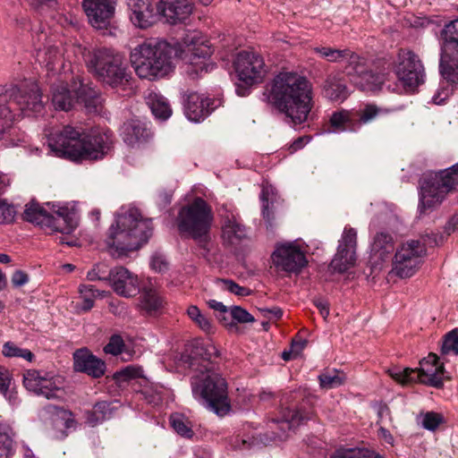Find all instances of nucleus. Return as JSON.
I'll return each instance as SVG.
<instances>
[{
	"instance_id": "obj_24",
	"label": "nucleus",
	"mask_w": 458,
	"mask_h": 458,
	"mask_svg": "<svg viewBox=\"0 0 458 458\" xmlns=\"http://www.w3.org/2000/svg\"><path fill=\"white\" fill-rule=\"evenodd\" d=\"M77 226L74 213L66 207H58L48 212L47 227L62 233H70Z\"/></svg>"
},
{
	"instance_id": "obj_51",
	"label": "nucleus",
	"mask_w": 458,
	"mask_h": 458,
	"mask_svg": "<svg viewBox=\"0 0 458 458\" xmlns=\"http://www.w3.org/2000/svg\"><path fill=\"white\" fill-rule=\"evenodd\" d=\"M329 123L334 131H344L351 123L349 113L345 110L335 112L331 115Z\"/></svg>"
},
{
	"instance_id": "obj_63",
	"label": "nucleus",
	"mask_w": 458,
	"mask_h": 458,
	"mask_svg": "<svg viewBox=\"0 0 458 458\" xmlns=\"http://www.w3.org/2000/svg\"><path fill=\"white\" fill-rule=\"evenodd\" d=\"M307 343L308 342L305 339H293L292 341L290 350L295 354V356H299L303 351V349L306 347Z\"/></svg>"
},
{
	"instance_id": "obj_12",
	"label": "nucleus",
	"mask_w": 458,
	"mask_h": 458,
	"mask_svg": "<svg viewBox=\"0 0 458 458\" xmlns=\"http://www.w3.org/2000/svg\"><path fill=\"white\" fill-rule=\"evenodd\" d=\"M344 69L350 81L362 91L380 89L386 77L385 73H375L369 70L366 60L359 55H353L352 62Z\"/></svg>"
},
{
	"instance_id": "obj_6",
	"label": "nucleus",
	"mask_w": 458,
	"mask_h": 458,
	"mask_svg": "<svg viewBox=\"0 0 458 458\" xmlns=\"http://www.w3.org/2000/svg\"><path fill=\"white\" fill-rule=\"evenodd\" d=\"M131 22L140 29L152 26L158 14L163 15L170 24L185 21L192 13L190 0H160L155 4L152 0H127Z\"/></svg>"
},
{
	"instance_id": "obj_10",
	"label": "nucleus",
	"mask_w": 458,
	"mask_h": 458,
	"mask_svg": "<svg viewBox=\"0 0 458 458\" xmlns=\"http://www.w3.org/2000/svg\"><path fill=\"white\" fill-rule=\"evenodd\" d=\"M455 185H458V163L437 174L425 175L420 187V213L440 205Z\"/></svg>"
},
{
	"instance_id": "obj_55",
	"label": "nucleus",
	"mask_w": 458,
	"mask_h": 458,
	"mask_svg": "<svg viewBox=\"0 0 458 458\" xmlns=\"http://www.w3.org/2000/svg\"><path fill=\"white\" fill-rule=\"evenodd\" d=\"M15 210L13 206L0 199V224L10 223L13 220Z\"/></svg>"
},
{
	"instance_id": "obj_2",
	"label": "nucleus",
	"mask_w": 458,
	"mask_h": 458,
	"mask_svg": "<svg viewBox=\"0 0 458 458\" xmlns=\"http://www.w3.org/2000/svg\"><path fill=\"white\" fill-rule=\"evenodd\" d=\"M47 144L58 157L73 162L103 158L111 148L113 135L109 131L91 130L83 133L67 125L49 134Z\"/></svg>"
},
{
	"instance_id": "obj_45",
	"label": "nucleus",
	"mask_w": 458,
	"mask_h": 458,
	"mask_svg": "<svg viewBox=\"0 0 458 458\" xmlns=\"http://www.w3.org/2000/svg\"><path fill=\"white\" fill-rule=\"evenodd\" d=\"M331 458H384L366 449H338Z\"/></svg>"
},
{
	"instance_id": "obj_28",
	"label": "nucleus",
	"mask_w": 458,
	"mask_h": 458,
	"mask_svg": "<svg viewBox=\"0 0 458 458\" xmlns=\"http://www.w3.org/2000/svg\"><path fill=\"white\" fill-rule=\"evenodd\" d=\"M394 241L390 234L377 233L371 245V254L377 260L384 261L394 251Z\"/></svg>"
},
{
	"instance_id": "obj_13",
	"label": "nucleus",
	"mask_w": 458,
	"mask_h": 458,
	"mask_svg": "<svg viewBox=\"0 0 458 458\" xmlns=\"http://www.w3.org/2000/svg\"><path fill=\"white\" fill-rule=\"evenodd\" d=\"M238 78L247 86L261 81L265 74V63L260 55L253 51H241L234 61Z\"/></svg>"
},
{
	"instance_id": "obj_52",
	"label": "nucleus",
	"mask_w": 458,
	"mask_h": 458,
	"mask_svg": "<svg viewBox=\"0 0 458 458\" xmlns=\"http://www.w3.org/2000/svg\"><path fill=\"white\" fill-rule=\"evenodd\" d=\"M218 283L222 284V288L224 290H226L237 296L244 297L251 293V291L249 288L241 286L230 279H218Z\"/></svg>"
},
{
	"instance_id": "obj_29",
	"label": "nucleus",
	"mask_w": 458,
	"mask_h": 458,
	"mask_svg": "<svg viewBox=\"0 0 458 458\" xmlns=\"http://www.w3.org/2000/svg\"><path fill=\"white\" fill-rule=\"evenodd\" d=\"M163 298L157 290L144 287L140 295V308L148 315L157 314L163 307Z\"/></svg>"
},
{
	"instance_id": "obj_42",
	"label": "nucleus",
	"mask_w": 458,
	"mask_h": 458,
	"mask_svg": "<svg viewBox=\"0 0 458 458\" xmlns=\"http://www.w3.org/2000/svg\"><path fill=\"white\" fill-rule=\"evenodd\" d=\"M390 111L388 108L380 107L375 104H367L358 112L359 122L363 124L369 123L377 117L386 115Z\"/></svg>"
},
{
	"instance_id": "obj_50",
	"label": "nucleus",
	"mask_w": 458,
	"mask_h": 458,
	"mask_svg": "<svg viewBox=\"0 0 458 458\" xmlns=\"http://www.w3.org/2000/svg\"><path fill=\"white\" fill-rule=\"evenodd\" d=\"M111 273H113V268L109 269L107 265L105 263H98L94 266V267L88 272L87 278L89 281H108L111 280Z\"/></svg>"
},
{
	"instance_id": "obj_34",
	"label": "nucleus",
	"mask_w": 458,
	"mask_h": 458,
	"mask_svg": "<svg viewBox=\"0 0 458 458\" xmlns=\"http://www.w3.org/2000/svg\"><path fill=\"white\" fill-rule=\"evenodd\" d=\"M325 96L333 101H343L348 96L347 88L335 76H328L323 85Z\"/></svg>"
},
{
	"instance_id": "obj_47",
	"label": "nucleus",
	"mask_w": 458,
	"mask_h": 458,
	"mask_svg": "<svg viewBox=\"0 0 458 458\" xmlns=\"http://www.w3.org/2000/svg\"><path fill=\"white\" fill-rule=\"evenodd\" d=\"M187 314L204 332L210 333L212 331L211 321L200 312L197 306H190Z\"/></svg>"
},
{
	"instance_id": "obj_17",
	"label": "nucleus",
	"mask_w": 458,
	"mask_h": 458,
	"mask_svg": "<svg viewBox=\"0 0 458 458\" xmlns=\"http://www.w3.org/2000/svg\"><path fill=\"white\" fill-rule=\"evenodd\" d=\"M23 384L27 390L47 400L62 399L64 394L58 377H47L38 370H28L23 376Z\"/></svg>"
},
{
	"instance_id": "obj_61",
	"label": "nucleus",
	"mask_w": 458,
	"mask_h": 458,
	"mask_svg": "<svg viewBox=\"0 0 458 458\" xmlns=\"http://www.w3.org/2000/svg\"><path fill=\"white\" fill-rule=\"evenodd\" d=\"M21 351L22 349L10 342L5 343L3 347V354L6 357H19V355H21Z\"/></svg>"
},
{
	"instance_id": "obj_18",
	"label": "nucleus",
	"mask_w": 458,
	"mask_h": 458,
	"mask_svg": "<svg viewBox=\"0 0 458 458\" xmlns=\"http://www.w3.org/2000/svg\"><path fill=\"white\" fill-rule=\"evenodd\" d=\"M116 0H82L89 22L97 30L108 27L114 14Z\"/></svg>"
},
{
	"instance_id": "obj_1",
	"label": "nucleus",
	"mask_w": 458,
	"mask_h": 458,
	"mask_svg": "<svg viewBox=\"0 0 458 458\" xmlns=\"http://www.w3.org/2000/svg\"><path fill=\"white\" fill-rule=\"evenodd\" d=\"M212 52L211 46L193 31L175 46L158 38L148 39L131 50L130 60L140 78L154 81L173 71V58L177 56L189 63L187 72L194 78L214 69L215 64L208 62Z\"/></svg>"
},
{
	"instance_id": "obj_26",
	"label": "nucleus",
	"mask_w": 458,
	"mask_h": 458,
	"mask_svg": "<svg viewBox=\"0 0 458 458\" xmlns=\"http://www.w3.org/2000/svg\"><path fill=\"white\" fill-rule=\"evenodd\" d=\"M310 419L309 413L302 412L301 410H290L284 411L283 419L274 421V425L281 432L276 433L279 440H284L288 437L287 431L294 429L301 422Z\"/></svg>"
},
{
	"instance_id": "obj_57",
	"label": "nucleus",
	"mask_w": 458,
	"mask_h": 458,
	"mask_svg": "<svg viewBox=\"0 0 458 458\" xmlns=\"http://www.w3.org/2000/svg\"><path fill=\"white\" fill-rule=\"evenodd\" d=\"M140 369L132 366H128L125 369L117 371L114 375V378L118 382L127 381L131 378H135L139 376Z\"/></svg>"
},
{
	"instance_id": "obj_56",
	"label": "nucleus",
	"mask_w": 458,
	"mask_h": 458,
	"mask_svg": "<svg viewBox=\"0 0 458 458\" xmlns=\"http://www.w3.org/2000/svg\"><path fill=\"white\" fill-rule=\"evenodd\" d=\"M443 418L440 414L436 412H427L422 420V425L428 430H435L442 422Z\"/></svg>"
},
{
	"instance_id": "obj_44",
	"label": "nucleus",
	"mask_w": 458,
	"mask_h": 458,
	"mask_svg": "<svg viewBox=\"0 0 458 458\" xmlns=\"http://www.w3.org/2000/svg\"><path fill=\"white\" fill-rule=\"evenodd\" d=\"M444 50L454 48L458 52V19L446 24L443 30Z\"/></svg>"
},
{
	"instance_id": "obj_19",
	"label": "nucleus",
	"mask_w": 458,
	"mask_h": 458,
	"mask_svg": "<svg viewBox=\"0 0 458 458\" xmlns=\"http://www.w3.org/2000/svg\"><path fill=\"white\" fill-rule=\"evenodd\" d=\"M438 356L429 353L420 361V368L415 369V379L427 386L441 388L443 386L444 364L438 363Z\"/></svg>"
},
{
	"instance_id": "obj_11",
	"label": "nucleus",
	"mask_w": 458,
	"mask_h": 458,
	"mask_svg": "<svg viewBox=\"0 0 458 458\" xmlns=\"http://www.w3.org/2000/svg\"><path fill=\"white\" fill-rule=\"evenodd\" d=\"M424 254L425 248L419 241L407 242L397 249L391 273L400 278L412 276L419 269Z\"/></svg>"
},
{
	"instance_id": "obj_62",
	"label": "nucleus",
	"mask_w": 458,
	"mask_h": 458,
	"mask_svg": "<svg viewBox=\"0 0 458 458\" xmlns=\"http://www.w3.org/2000/svg\"><path fill=\"white\" fill-rule=\"evenodd\" d=\"M151 267L155 271L163 272L167 269V262L161 256H153L151 260Z\"/></svg>"
},
{
	"instance_id": "obj_64",
	"label": "nucleus",
	"mask_w": 458,
	"mask_h": 458,
	"mask_svg": "<svg viewBox=\"0 0 458 458\" xmlns=\"http://www.w3.org/2000/svg\"><path fill=\"white\" fill-rule=\"evenodd\" d=\"M310 140V136L299 137L290 146L291 153H293V152L302 148L304 147V145L307 144Z\"/></svg>"
},
{
	"instance_id": "obj_27",
	"label": "nucleus",
	"mask_w": 458,
	"mask_h": 458,
	"mask_svg": "<svg viewBox=\"0 0 458 458\" xmlns=\"http://www.w3.org/2000/svg\"><path fill=\"white\" fill-rule=\"evenodd\" d=\"M37 60L47 72H56L63 65V54L57 47L49 46L38 50Z\"/></svg>"
},
{
	"instance_id": "obj_40",
	"label": "nucleus",
	"mask_w": 458,
	"mask_h": 458,
	"mask_svg": "<svg viewBox=\"0 0 458 458\" xmlns=\"http://www.w3.org/2000/svg\"><path fill=\"white\" fill-rule=\"evenodd\" d=\"M14 432L7 424L0 423V458H10L13 453Z\"/></svg>"
},
{
	"instance_id": "obj_59",
	"label": "nucleus",
	"mask_w": 458,
	"mask_h": 458,
	"mask_svg": "<svg viewBox=\"0 0 458 458\" xmlns=\"http://www.w3.org/2000/svg\"><path fill=\"white\" fill-rule=\"evenodd\" d=\"M12 284L15 287H21L29 281L28 275L22 270H16L12 276Z\"/></svg>"
},
{
	"instance_id": "obj_4",
	"label": "nucleus",
	"mask_w": 458,
	"mask_h": 458,
	"mask_svg": "<svg viewBox=\"0 0 458 458\" xmlns=\"http://www.w3.org/2000/svg\"><path fill=\"white\" fill-rule=\"evenodd\" d=\"M153 233L152 221L143 219L137 208H130L117 216L109 228L106 245L115 258L127 256L146 243Z\"/></svg>"
},
{
	"instance_id": "obj_35",
	"label": "nucleus",
	"mask_w": 458,
	"mask_h": 458,
	"mask_svg": "<svg viewBox=\"0 0 458 458\" xmlns=\"http://www.w3.org/2000/svg\"><path fill=\"white\" fill-rule=\"evenodd\" d=\"M147 104L153 114L162 120L167 119L171 114V107L166 99L155 92H150L147 97Z\"/></svg>"
},
{
	"instance_id": "obj_38",
	"label": "nucleus",
	"mask_w": 458,
	"mask_h": 458,
	"mask_svg": "<svg viewBox=\"0 0 458 458\" xmlns=\"http://www.w3.org/2000/svg\"><path fill=\"white\" fill-rule=\"evenodd\" d=\"M44 412L54 421L61 420L64 421L65 428H74L76 421L73 419L72 411L64 409L63 407L47 404L43 408Z\"/></svg>"
},
{
	"instance_id": "obj_16",
	"label": "nucleus",
	"mask_w": 458,
	"mask_h": 458,
	"mask_svg": "<svg viewBox=\"0 0 458 458\" xmlns=\"http://www.w3.org/2000/svg\"><path fill=\"white\" fill-rule=\"evenodd\" d=\"M274 266L289 273H298L307 264L304 252L293 242L277 244L271 255Z\"/></svg>"
},
{
	"instance_id": "obj_30",
	"label": "nucleus",
	"mask_w": 458,
	"mask_h": 458,
	"mask_svg": "<svg viewBox=\"0 0 458 458\" xmlns=\"http://www.w3.org/2000/svg\"><path fill=\"white\" fill-rule=\"evenodd\" d=\"M75 102V97L66 84L60 83L53 87L52 103L55 109L69 111Z\"/></svg>"
},
{
	"instance_id": "obj_36",
	"label": "nucleus",
	"mask_w": 458,
	"mask_h": 458,
	"mask_svg": "<svg viewBox=\"0 0 458 458\" xmlns=\"http://www.w3.org/2000/svg\"><path fill=\"white\" fill-rule=\"evenodd\" d=\"M23 219L47 227L48 212L38 202L30 201L25 206Z\"/></svg>"
},
{
	"instance_id": "obj_43",
	"label": "nucleus",
	"mask_w": 458,
	"mask_h": 458,
	"mask_svg": "<svg viewBox=\"0 0 458 458\" xmlns=\"http://www.w3.org/2000/svg\"><path fill=\"white\" fill-rule=\"evenodd\" d=\"M320 386L331 389L342 386L345 381V375L336 369L327 370L318 376Z\"/></svg>"
},
{
	"instance_id": "obj_41",
	"label": "nucleus",
	"mask_w": 458,
	"mask_h": 458,
	"mask_svg": "<svg viewBox=\"0 0 458 458\" xmlns=\"http://www.w3.org/2000/svg\"><path fill=\"white\" fill-rule=\"evenodd\" d=\"M195 354L199 356L202 360V363L199 365V373L205 371V366L216 368L214 358H218L220 353L215 345L209 344L207 345H200L196 347Z\"/></svg>"
},
{
	"instance_id": "obj_23",
	"label": "nucleus",
	"mask_w": 458,
	"mask_h": 458,
	"mask_svg": "<svg viewBox=\"0 0 458 458\" xmlns=\"http://www.w3.org/2000/svg\"><path fill=\"white\" fill-rule=\"evenodd\" d=\"M222 219L223 236L230 243L234 244L246 236V230L239 221L238 215L223 207L219 210Z\"/></svg>"
},
{
	"instance_id": "obj_39",
	"label": "nucleus",
	"mask_w": 458,
	"mask_h": 458,
	"mask_svg": "<svg viewBox=\"0 0 458 458\" xmlns=\"http://www.w3.org/2000/svg\"><path fill=\"white\" fill-rule=\"evenodd\" d=\"M174 430L182 437L191 438L194 436L191 421L182 413H173L169 418Z\"/></svg>"
},
{
	"instance_id": "obj_22",
	"label": "nucleus",
	"mask_w": 458,
	"mask_h": 458,
	"mask_svg": "<svg viewBox=\"0 0 458 458\" xmlns=\"http://www.w3.org/2000/svg\"><path fill=\"white\" fill-rule=\"evenodd\" d=\"M73 367L76 371L98 378L105 374L106 363L93 355L86 348L79 349L73 353Z\"/></svg>"
},
{
	"instance_id": "obj_31",
	"label": "nucleus",
	"mask_w": 458,
	"mask_h": 458,
	"mask_svg": "<svg viewBox=\"0 0 458 458\" xmlns=\"http://www.w3.org/2000/svg\"><path fill=\"white\" fill-rule=\"evenodd\" d=\"M74 91L76 102L84 103L89 111L97 110L98 106L100 105V97L97 89L81 82L80 87Z\"/></svg>"
},
{
	"instance_id": "obj_33",
	"label": "nucleus",
	"mask_w": 458,
	"mask_h": 458,
	"mask_svg": "<svg viewBox=\"0 0 458 458\" xmlns=\"http://www.w3.org/2000/svg\"><path fill=\"white\" fill-rule=\"evenodd\" d=\"M114 409L111 403L106 401H101L95 403L91 411L86 412L87 423L92 427L109 420L113 416Z\"/></svg>"
},
{
	"instance_id": "obj_21",
	"label": "nucleus",
	"mask_w": 458,
	"mask_h": 458,
	"mask_svg": "<svg viewBox=\"0 0 458 458\" xmlns=\"http://www.w3.org/2000/svg\"><path fill=\"white\" fill-rule=\"evenodd\" d=\"M215 102V99L204 98L196 92L189 93L184 102V113L189 120L199 122L216 108Z\"/></svg>"
},
{
	"instance_id": "obj_54",
	"label": "nucleus",
	"mask_w": 458,
	"mask_h": 458,
	"mask_svg": "<svg viewBox=\"0 0 458 458\" xmlns=\"http://www.w3.org/2000/svg\"><path fill=\"white\" fill-rule=\"evenodd\" d=\"M232 318L238 323H252L254 317L240 306H233L230 310Z\"/></svg>"
},
{
	"instance_id": "obj_14",
	"label": "nucleus",
	"mask_w": 458,
	"mask_h": 458,
	"mask_svg": "<svg viewBox=\"0 0 458 458\" xmlns=\"http://www.w3.org/2000/svg\"><path fill=\"white\" fill-rule=\"evenodd\" d=\"M357 232L353 228H345L337 252L332 259L329 269L333 273L343 274L354 266L356 261Z\"/></svg>"
},
{
	"instance_id": "obj_5",
	"label": "nucleus",
	"mask_w": 458,
	"mask_h": 458,
	"mask_svg": "<svg viewBox=\"0 0 458 458\" xmlns=\"http://www.w3.org/2000/svg\"><path fill=\"white\" fill-rule=\"evenodd\" d=\"M42 94L34 82L0 87V140L12 130L16 117L26 113H40Z\"/></svg>"
},
{
	"instance_id": "obj_25",
	"label": "nucleus",
	"mask_w": 458,
	"mask_h": 458,
	"mask_svg": "<svg viewBox=\"0 0 458 458\" xmlns=\"http://www.w3.org/2000/svg\"><path fill=\"white\" fill-rule=\"evenodd\" d=\"M122 136L127 145L135 147L146 142L151 136V132L140 121L131 120L123 123Z\"/></svg>"
},
{
	"instance_id": "obj_37",
	"label": "nucleus",
	"mask_w": 458,
	"mask_h": 458,
	"mask_svg": "<svg viewBox=\"0 0 458 458\" xmlns=\"http://www.w3.org/2000/svg\"><path fill=\"white\" fill-rule=\"evenodd\" d=\"M313 51L328 62L336 63L345 60L347 64H350L352 57L357 55L349 49L339 50L329 47H316Z\"/></svg>"
},
{
	"instance_id": "obj_7",
	"label": "nucleus",
	"mask_w": 458,
	"mask_h": 458,
	"mask_svg": "<svg viewBox=\"0 0 458 458\" xmlns=\"http://www.w3.org/2000/svg\"><path fill=\"white\" fill-rule=\"evenodd\" d=\"M191 389L193 395L216 415L223 417L230 411L228 386L217 369L205 366V371L191 377Z\"/></svg>"
},
{
	"instance_id": "obj_20",
	"label": "nucleus",
	"mask_w": 458,
	"mask_h": 458,
	"mask_svg": "<svg viewBox=\"0 0 458 458\" xmlns=\"http://www.w3.org/2000/svg\"><path fill=\"white\" fill-rule=\"evenodd\" d=\"M110 286L123 297L130 298L140 293L138 276L123 267H115L111 273Z\"/></svg>"
},
{
	"instance_id": "obj_15",
	"label": "nucleus",
	"mask_w": 458,
	"mask_h": 458,
	"mask_svg": "<svg viewBox=\"0 0 458 458\" xmlns=\"http://www.w3.org/2000/svg\"><path fill=\"white\" fill-rule=\"evenodd\" d=\"M395 73L405 87L415 88L424 82V67L418 55L411 51L399 52Z\"/></svg>"
},
{
	"instance_id": "obj_9",
	"label": "nucleus",
	"mask_w": 458,
	"mask_h": 458,
	"mask_svg": "<svg viewBox=\"0 0 458 458\" xmlns=\"http://www.w3.org/2000/svg\"><path fill=\"white\" fill-rule=\"evenodd\" d=\"M212 221L211 207L201 198H196L191 204L182 207L176 219L180 233L199 242L204 249H207Z\"/></svg>"
},
{
	"instance_id": "obj_48",
	"label": "nucleus",
	"mask_w": 458,
	"mask_h": 458,
	"mask_svg": "<svg viewBox=\"0 0 458 458\" xmlns=\"http://www.w3.org/2000/svg\"><path fill=\"white\" fill-rule=\"evenodd\" d=\"M388 375L395 381L401 384H406L409 382H416L415 379V369L411 368H393L387 370Z\"/></svg>"
},
{
	"instance_id": "obj_32",
	"label": "nucleus",
	"mask_w": 458,
	"mask_h": 458,
	"mask_svg": "<svg viewBox=\"0 0 458 458\" xmlns=\"http://www.w3.org/2000/svg\"><path fill=\"white\" fill-rule=\"evenodd\" d=\"M440 73L448 82L458 83V59L443 50L440 58Z\"/></svg>"
},
{
	"instance_id": "obj_46",
	"label": "nucleus",
	"mask_w": 458,
	"mask_h": 458,
	"mask_svg": "<svg viewBox=\"0 0 458 458\" xmlns=\"http://www.w3.org/2000/svg\"><path fill=\"white\" fill-rule=\"evenodd\" d=\"M81 298L83 301L81 309L85 311L89 310L94 306V301L99 291L93 285L82 284L79 287Z\"/></svg>"
},
{
	"instance_id": "obj_3",
	"label": "nucleus",
	"mask_w": 458,
	"mask_h": 458,
	"mask_svg": "<svg viewBox=\"0 0 458 458\" xmlns=\"http://www.w3.org/2000/svg\"><path fill=\"white\" fill-rule=\"evenodd\" d=\"M311 88L305 77L280 72L274 79L269 102L294 124L305 122L311 110Z\"/></svg>"
},
{
	"instance_id": "obj_49",
	"label": "nucleus",
	"mask_w": 458,
	"mask_h": 458,
	"mask_svg": "<svg viewBox=\"0 0 458 458\" xmlns=\"http://www.w3.org/2000/svg\"><path fill=\"white\" fill-rule=\"evenodd\" d=\"M450 353L458 355V331L456 329L446 334L442 343L441 354L448 355Z\"/></svg>"
},
{
	"instance_id": "obj_8",
	"label": "nucleus",
	"mask_w": 458,
	"mask_h": 458,
	"mask_svg": "<svg viewBox=\"0 0 458 458\" xmlns=\"http://www.w3.org/2000/svg\"><path fill=\"white\" fill-rule=\"evenodd\" d=\"M89 72L98 80L112 88L124 87L130 81V74L122 55L107 48L89 51L85 55Z\"/></svg>"
},
{
	"instance_id": "obj_53",
	"label": "nucleus",
	"mask_w": 458,
	"mask_h": 458,
	"mask_svg": "<svg viewBox=\"0 0 458 458\" xmlns=\"http://www.w3.org/2000/svg\"><path fill=\"white\" fill-rule=\"evenodd\" d=\"M124 347L123 338L118 335H114L110 337L108 344L104 347V352L112 355H118L122 353Z\"/></svg>"
},
{
	"instance_id": "obj_58",
	"label": "nucleus",
	"mask_w": 458,
	"mask_h": 458,
	"mask_svg": "<svg viewBox=\"0 0 458 458\" xmlns=\"http://www.w3.org/2000/svg\"><path fill=\"white\" fill-rule=\"evenodd\" d=\"M12 376L7 369L0 367V393L6 395L11 385Z\"/></svg>"
},
{
	"instance_id": "obj_60",
	"label": "nucleus",
	"mask_w": 458,
	"mask_h": 458,
	"mask_svg": "<svg viewBox=\"0 0 458 458\" xmlns=\"http://www.w3.org/2000/svg\"><path fill=\"white\" fill-rule=\"evenodd\" d=\"M313 303L319 310V313L323 317V318L326 319L329 315L328 301L321 298H316L313 300Z\"/></svg>"
}]
</instances>
